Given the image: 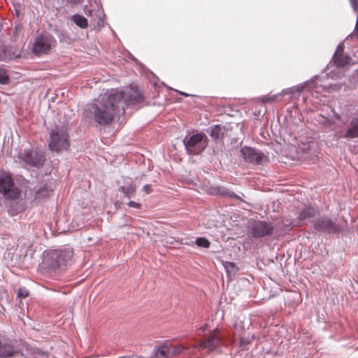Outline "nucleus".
Wrapping results in <instances>:
<instances>
[{"label": "nucleus", "mask_w": 358, "mask_h": 358, "mask_svg": "<svg viewBox=\"0 0 358 358\" xmlns=\"http://www.w3.org/2000/svg\"><path fill=\"white\" fill-rule=\"evenodd\" d=\"M206 327L202 328V331H205Z\"/></svg>", "instance_id": "nucleus-37"}, {"label": "nucleus", "mask_w": 358, "mask_h": 358, "mask_svg": "<svg viewBox=\"0 0 358 358\" xmlns=\"http://www.w3.org/2000/svg\"><path fill=\"white\" fill-rule=\"evenodd\" d=\"M222 345V340L220 331L216 328L208 335L205 336L203 341L198 344L185 346L178 345L171 351L172 355H178L186 350L189 355H192L195 350H207L208 352H220Z\"/></svg>", "instance_id": "nucleus-3"}, {"label": "nucleus", "mask_w": 358, "mask_h": 358, "mask_svg": "<svg viewBox=\"0 0 358 358\" xmlns=\"http://www.w3.org/2000/svg\"><path fill=\"white\" fill-rule=\"evenodd\" d=\"M122 98L120 92L113 89L100 95L96 103L89 106V111L96 122L101 125L111 123L115 115H120V100Z\"/></svg>", "instance_id": "nucleus-1"}, {"label": "nucleus", "mask_w": 358, "mask_h": 358, "mask_svg": "<svg viewBox=\"0 0 358 358\" xmlns=\"http://www.w3.org/2000/svg\"><path fill=\"white\" fill-rule=\"evenodd\" d=\"M180 94L185 96H189V94L185 93V92H178Z\"/></svg>", "instance_id": "nucleus-35"}, {"label": "nucleus", "mask_w": 358, "mask_h": 358, "mask_svg": "<svg viewBox=\"0 0 358 358\" xmlns=\"http://www.w3.org/2000/svg\"><path fill=\"white\" fill-rule=\"evenodd\" d=\"M218 192L221 195H224V196L228 195L230 197H234V194H235L234 192H231V193L229 192L228 190L224 187H219Z\"/></svg>", "instance_id": "nucleus-28"}, {"label": "nucleus", "mask_w": 358, "mask_h": 358, "mask_svg": "<svg viewBox=\"0 0 358 358\" xmlns=\"http://www.w3.org/2000/svg\"><path fill=\"white\" fill-rule=\"evenodd\" d=\"M10 77L5 69L0 68V84L7 85L9 83Z\"/></svg>", "instance_id": "nucleus-24"}, {"label": "nucleus", "mask_w": 358, "mask_h": 358, "mask_svg": "<svg viewBox=\"0 0 358 358\" xmlns=\"http://www.w3.org/2000/svg\"><path fill=\"white\" fill-rule=\"evenodd\" d=\"M0 192L7 199H16L20 194V191L15 186L11 176L6 172L0 173Z\"/></svg>", "instance_id": "nucleus-9"}, {"label": "nucleus", "mask_w": 358, "mask_h": 358, "mask_svg": "<svg viewBox=\"0 0 358 358\" xmlns=\"http://www.w3.org/2000/svg\"><path fill=\"white\" fill-rule=\"evenodd\" d=\"M17 157L25 164L39 169L45 162L44 155L38 151L34 150L29 148L21 150L17 154Z\"/></svg>", "instance_id": "nucleus-8"}, {"label": "nucleus", "mask_w": 358, "mask_h": 358, "mask_svg": "<svg viewBox=\"0 0 358 358\" xmlns=\"http://www.w3.org/2000/svg\"><path fill=\"white\" fill-rule=\"evenodd\" d=\"M334 64L337 67H343L350 62V57L347 55H339V56L333 57Z\"/></svg>", "instance_id": "nucleus-21"}, {"label": "nucleus", "mask_w": 358, "mask_h": 358, "mask_svg": "<svg viewBox=\"0 0 358 358\" xmlns=\"http://www.w3.org/2000/svg\"><path fill=\"white\" fill-rule=\"evenodd\" d=\"M170 354V345L167 343H163L155 350V358H168Z\"/></svg>", "instance_id": "nucleus-20"}, {"label": "nucleus", "mask_w": 358, "mask_h": 358, "mask_svg": "<svg viewBox=\"0 0 358 358\" xmlns=\"http://www.w3.org/2000/svg\"><path fill=\"white\" fill-rule=\"evenodd\" d=\"M207 131L210 137L215 141L222 139L226 131V129L221 124H215L208 128Z\"/></svg>", "instance_id": "nucleus-16"}, {"label": "nucleus", "mask_w": 358, "mask_h": 358, "mask_svg": "<svg viewBox=\"0 0 358 358\" xmlns=\"http://www.w3.org/2000/svg\"><path fill=\"white\" fill-rule=\"evenodd\" d=\"M68 3L71 4H76L80 3L81 0H66Z\"/></svg>", "instance_id": "nucleus-34"}, {"label": "nucleus", "mask_w": 358, "mask_h": 358, "mask_svg": "<svg viewBox=\"0 0 358 358\" xmlns=\"http://www.w3.org/2000/svg\"><path fill=\"white\" fill-rule=\"evenodd\" d=\"M344 137L346 138L358 137V117L352 118Z\"/></svg>", "instance_id": "nucleus-19"}, {"label": "nucleus", "mask_w": 358, "mask_h": 358, "mask_svg": "<svg viewBox=\"0 0 358 358\" xmlns=\"http://www.w3.org/2000/svg\"><path fill=\"white\" fill-rule=\"evenodd\" d=\"M143 190L146 192V194H150L151 192L152 188L150 185H145L143 186Z\"/></svg>", "instance_id": "nucleus-33"}, {"label": "nucleus", "mask_w": 358, "mask_h": 358, "mask_svg": "<svg viewBox=\"0 0 358 358\" xmlns=\"http://www.w3.org/2000/svg\"><path fill=\"white\" fill-rule=\"evenodd\" d=\"M186 152L189 155H199L208 145V138L203 133H196L182 140Z\"/></svg>", "instance_id": "nucleus-5"}, {"label": "nucleus", "mask_w": 358, "mask_h": 358, "mask_svg": "<svg viewBox=\"0 0 358 358\" xmlns=\"http://www.w3.org/2000/svg\"><path fill=\"white\" fill-rule=\"evenodd\" d=\"M241 153L245 162L253 165H264L268 161V157L263 152L249 146H243Z\"/></svg>", "instance_id": "nucleus-10"}, {"label": "nucleus", "mask_w": 358, "mask_h": 358, "mask_svg": "<svg viewBox=\"0 0 358 358\" xmlns=\"http://www.w3.org/2000/svg\"><path fill=\"white\" fill-rule=\"evenodd\" d=\"M70 146L69 134L66 125H55L49 133L48 147L52 152L67 150Z\"/></svg>", "instance_id": "nucleus-4"}, {"label": "nucleus", "mask_w": 358, "mask_h": 358, "mask_svg": "<svg viewBox=\"0 0 358 358\" xmlns=\"http://www.w3.org/2000/svg\"><path fill=\"white\" fill-rule=\"evenodd\" d=\"M224 267L227 272H229L230 269H234L235 268V264L234 262H227L224 264Z\"/></svg>", "instance_id": "nucleus-31"}, {"label": "nucleus", "mask_w": 358, "mask_h": 358, "mask_svg": "<svg viewBox=\"0 0 358 358\" xmlns=\"http://www.w3.org/2000/svg\"><path fill=\"white\" fill-rule=\"evenodd\" d=\"M75 262L72 248H66L51 250L43 253L41 269L44 273L52 275V273L62 271L71 266Z\"/></svg>", "instance_id": "nucleus-2"}, {"label": "nucleus", "mask_w": 358, "mask_h": 358, "mask_svg": "<svg viewBox=\"0 0 358 358\" xmlns=\"http://www.w3.org/2000/svg\"><path fill=\"white\" fill-rule=\"evenodd\" d=\"M317 213V209L313 206H305L300 210L298 217H296V220H294L295 225H301L302 221L315 217Z\"/></svg>", "instance_id": "nucleus-14"}, {"label": "nucleus", "mask_w": 358, "mask_h": 358, "mask_svg": "<svg viewBox=\"0 0 358 358\" xmlns=\"http://www.w3.org/2000/svg\"><path fill=\"white\" fill-rule=\"evenodd\" d=\"M313 226L315 231L327 234H337L340 231L339 226L330 217L323 216L315 220Z\"/></svg>", "instance_id": "nucleus-12"}, {"label": "nucleus", "mask_w": 358, "mask_h": 358, "mask_svg": "<svg viewBox=\"0 0 358 358\" xmlns=\"http://www.w3.org/2000/svg\"><path fill=\"white\" fill-rule=\"evenodd\" d=\"M71 19L76 23V24L77 26H78L79 27H80L82 29H85V28L87 27V26H88V22H87V19L81 15L75 14L71 16Z\"/></svg>", "instance_id": "nucleus-22"}, {"label": "nucleus", "mask_w": 358, "mask_h": 358, "mask_svg": "<svg viewBox=\"0 0 358 358\" xmlns=\"http://www.w3.org/2000/svg\"><path fill=\"white\" fill-rule=\"evenodd\" d=\"M309 85H313V86H312V87L313 88L315 87V81L313 80H308V81H306L301 85H298L283 90L282 91V95L288 94H294L295 93L301 92L303 90V89L305 87H308Z\"/></svg>", "instance_id": "nucleus-18"}, {"label": "nucleus", "mask_w": 358, "mask_h": 358, "mask_svg": "<svg viewBox=\"0 0 358 358\" xmlns=\"http://www.w3.org/2000/svg\"><path fill=\"white\" fill-rule=\"evenodd\" d=\"M29 295V292L25 288H19L17 296L20 298H26Z\"/></svg>", "instance_id": "nucleus-29"}, {"label": "nucleus", "mask_w": 358, "mask_h": 358, "mask_svg": "<svg viewBox=\"0 0 358 358\" xmlns=\"http://www.w3.org/2000/svg\"><path fill=\"white\" fill-rule=\"evenodd\" d=\"M345 48V45L343 42L340 43L336 48V50L334 52V55L333 57L339 56V55H342L343 53Z\"/></svg>", "instance_id": "nucleus-27"}, {"label": "nucleus", "mask_w": 358, "mask_h": 358, "mask_svg": "<svg viewBox=\"0 0 358 358\" xmlns=\"http://www.w3.org/2000/svg\"><path fill=\"white\" fill-rule=\"evenodd\" d=\"M241 345H243V338L241 339Z\"/></svg>", "instance_id": "nucleus-36"}, {"label": "nucleus", "mask_w": 358, "mask_h": 358, "mask_svg": "<svg viewBox=\"0 0 358 358\" xmlns=\"http://www.w3.org/2000/svg\"><path fill=\"white\" fill-rule=\"evenodd\" d=\"M113 90L120 92L122 98L120 100V110L121 114L124 113L125 108L128 106H134L142 101V96L137 90L129 89L126 91L113 89ZM117 105L119 103H117Z\"/></svg>", "instance_id": "nucleus-11"}, {"label": "nucleus", "mask_w": 358, "mask_h": 358, "mask_svg": "<svg viewBox=\"0 0 358 358\" xmlns=\"http://www.w3.org/2000/svg\"><path fill=\"white\" fill-rule=\"evenodd\" d=\"M127 206L130 208H137V209H139L141 207V204L140 203L133 201H129L127 203Z\"/></svg>", "instance_id": "nucleus-30"}, {"label": "nucleus", "mask_w": 358, "mask_h": 358, "mask_svg": "<svg viewBox=\"0 0 358 358\" xmlns=\"http://www.w3.org/2000/svg\"><path fill=\"white\" fill-rule=\"evenodd\" d=\"M51 47L50 40L48 37L38 36L33 45V52L36 55L46 53Z\"/></svg>", "instance_id": "nucleus-13"}, {"label": "nucleus", "mask_w": 358, "mask_h": 358, "mask_svg": "<svg viewBox=\"0 0 358 358\" xmlns=\"http://www.w3.org/2000/svg\"><path fill=\"white\" fill-rule=\"evenodd\" d=\"M195 243L199 247L204 248H209L210 245V241L204 237L197 238Z\"/></svg>", "instance_id": "nucleus-25"}, {"label": "nucleus", "mask_w": 358, "mask_h": 358, "mask_svg": "<svg viewBox=\"0 0 358 358\" xmlns=\"http://www.w3.org/2000/svg\"><path fill=\"white\" fill-rule=\"evenodd\" d=\"M352 7L355 11L358 10V0H350Z\"/></svg>", "instance_id": "nucleus-32"}, {"label": "nucleus", "mask_w": 358, "mask_h": 358, "mask_svg": "<svg viewBox=\"0 0 358 358\" xmlns=\"http://www.w3.org/2000/svg\"><path fill=\"white\" fill-rule=\"evenodd\" d=\"M274 225L271 222L255 220L248 227V234L255 238H264L273 235Z\"/></svg>", "instance_id": "nucleus-7"}, {"label": "nucleus", "mask_w": 358, "mask_h": 358, "mask_svg": "<svg viewBox=\"0 0 358 358\" xmlns=\"http://www.w3.org/2000/svg\"><path fill=\"white\" fill-rule=\"evenodd\" d=\"M52 192V190L50 189L49 187L46 186L42 187L38 190L36 191V198L43 199L48 197Z\"/></svg>", "instance_id": "nucleus-23"}, {"label": "nucleus", "mask_w": 358, "mask_h": 358, "mask_svg": "<svg viewBox=\"0 0 358 358\" xmlns=\"http://www.w3.org/2000/svg\"><path fill=\"white\" fill-rule=\"evenodd\" d=\"M22 341L11 339L6 335H0V358H9L17 354H22Z\"/></svg>", "instance_id": "nucleus-6"}, {"label": "nucleus", "mask_w": 358, "mask_h": 358, "mask_svg": "<svg viewBox=\"0 0 358 358\" xmlns=\"http://www.w3.org/2000/svg\"><path fill=\"white\" fill-rule=\"evenodd\" d=\"M340 116L334 113V117L331 118L327 117L321 114L317 115L316 120L318 124L323 127L324 129L331 131L336 129L335 120H339Z\"/></svg>", "instance_id": "nucleus-15"}, {"label": "nucleus", "mask_w": 358, "mask_h": 358, "mask_svg": "<svg viewBox=\"0 0 358 358\" xmlns=\"http://www.w3.org/2000/svg\"><path fill=\"white\" fill-rule=\"evenodd\" d=\"M119 191L128 199H131L135 196L136 185L131 181H126L124 185L119 187Z\"/></svg>", "instance_id": "nucleus-17"}, {"label": "nucleus", "mask_w": 358, "mask_h": 358, "mask_svg": "<svg viewBox=\"0 0 358 358\" xmlns=\"http://www.w3.org/2000/svg\"><path fill=\"white\" fill-rule=\"evenodd\" d=\"M280 94H274L272 96H266L262 98V101L263 103L273 102L278 100V97Z\"/></svg>", "instance_id": "nucleus-26"}]
</instances>
